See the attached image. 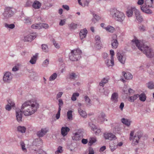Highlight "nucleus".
<instances>
[{
  "label": "nucleus",
  "mask_w": 154,
  "mask_h": 154,
  "mask_svg": "<svg viewBox=\"0 0 154 154\" xmlns=\"http://www.w3.org/2000/svg\"><path fill=\"white\" fill-rule=\"evenodd\" d=\"M39 107V104L36 100L32 99L24 103L22 105L21 109L25 116H29L34 114Z\"/></svg>",
  "instance_id": "obj_1"
},
{
  "label": "nucleus",
  "mask_w": 154,
  "mask_h": 154,
  "mask_svg": "<svg viewBox=\"0 0 154 154\" xmlns=\"http://www.w3.org/2000/svg\"><path fill=\"white\" fill-rule=\"evenodd\" d=\"M132 42L136 45L138 48L148 58H152L154 56V52L145 43L141 42L136 38L132 40Z\"/></svg>",
  "instance_id": "obj_2"
},
{
  "label": "nucleus",
  "mask_w": 154,
  "mask_h": 154,
  "mask_svg": "<svg viewBox=\"0 0 154 154\" xmlns=\"http://www.w3.org/2000/svg\"><path fill=\"white\" fill-rule=\"evenodd\" d=\"M110 14L113 18L119 22H122L125 20V16L123 13L116 8L110 10Z\"/></svg>",
  "instance_id": "obj_3"
},
{
  "label": "nucleus",
  "mask_w": 154,
  "mask_h": 154,
  "mask_svg": "<svg viewBox=\"0 0 154 154\" xmlns=\"http://www.w3.org/2000/svg\"><path fill=\"white\" fill-rule=\"evenodd\" d=\"M82 51L80 50L77 49L71 51L69 54V58L72 61H77L81 58Z\"/></svg>",
  "instance_id": "obj_4"
},
{
  "label": "nucleus",
  "mask_w": 154,
  "mask_h": 154,
  "mask_svg": "<svg viewBox=\"0 0 154 154\" xmlns=\"http://www.w3.org/2000/svg\"><path fill=\"white\" fill-rule=\"evenodd\" d=\"M134 131H131L130 134L129 139L130 140H132V145L134 146L137 145L139 141L141 135L139 132L136 133L134 135Z\"/></svg>",
  "instance_id": "obj_5"
},
{
  "label": "nucleus",
  "mask_w": 154,
  "mask_h": 154,
  "mask_svg": "<svg viewBox=\"0 0 154 154\" xmlns=\"http://www.w3.org/2000/svg\"><path fill=\"white\" fill-rule=\"evenodd\" d=\"M13 75L9 72H6L4 73L3 78V81L6 83H10L12 81Z\"/></svg>",
  "instance_id": "obj_6"
},
{
  "label": "nucleus",
  "mask_w": 154,
  "mask_h": 154,
  "mask_svg": "<svg viewBox=\"0 0 154 154\" xmlns=\"http://www.w3.org/2000/svg\"><path fill=\"white\" fill-rule=\"evenodd\" d=\"M14 14V12L12 11L11 8L7 7L5 9V11L3 14L5 19H8L11 17Z\"/></svg>",
  "instance_id": "obj_7"
},
{
  "label": "nucleus",
  "mask_w": 154,
  "mask_h": 154,
  "mask_svg": "<svg viewBox=\"0 0 154 154\" xmlns=\"http://www.w3.org/2000/svg\"><path fill=\"white\" fill-rule=\"evenodd\" d=\"M116 56L119 61L122 64H124L126 59L125 54L123 53L118 52Z\"/></svg>",
  "instance_id": "obj_8"
},
{
  "label": "nucleus",
  "mask_w": 154,
  "mask_h": 154,
  "mask_svg": "<svg viewBox=\"0 0 154 154\" xmlns=\"http://www.w3.org/2000/svg\"><path fill=\"white\" fill-rule=\"evenodd\" d=\"M103 136L105 139L109 140H115L117 138L116 136L112 133H105Z\"/></svg>",
  "instance_id": "obj_9"
},
{
  "label": "nucleus",
  "mask_w": 154,
  "mask_h": 154,
  "mask_svg": "<svg viewBox=\"0 0 154 154\" xmlns=\"http://www.w3.org/2000/svg\"><path fill=\"white\" fill-rule=\"evenodd\" d=\"M48 131V129L47 128H42L41 130L38 131L37 135L39 137H43Z\"/></svg>",
  "instance_id": "obj_10"
},
{
  "label": "nucleus",
  "mask_w": 154,
  "mask_h": 154,
  "mask_svg": "<svg viewBox=\"0 0 154 154\" xmlns=\"http://www.w3.org/2000/svg\"><path fill=\"white\" fill-rule=\"evenodd\" d=\"M137 10V9L135 7H131L128 9L126 11V15L129 17H131L133 15L134 12L135 14Z\"/></svg>",
  "instance_id": "obj_11"
},
{
  "label": "nucleus",
  "mask_w": 154,
  "mask_h": 154,
  "mask_svg": "<svg viewBox=\"0 0 154 154\" xmlns=\"http://www.w3.org/2000/svg\"><path fill=\"white\" fill-rule=\"evenodd\" d=\"M16 117L17 121L20 122L22 121L23 111L20 109H17L16 111Z\"/></svg>",
  "instance_id": "obj_12"
},
{
  "label": "nucleus",
  "mask_w": 154,
  "mask_h": 154,
  "mask_svg": "<svg viewBox=\"0 0 154 154\" xmlns=\"http://www.w3.org/2000/svg\"><path fill=\"white\" fill-rule=\"evenodd\" d=\"M111 101L114 103H117L118 101V94L117 93L114 92L112 94Z\"/></svg>",
  "instance_id": "obj_13"
},
{
  "label": "nucleus",
  "mask_w": 154,
  "mask_h": 154,
  "mask_svg": "<svg viewBox=\"0 0 154 154\" xmlns=\"http://www.w3.org/2000/svg\"><path fill=\"white\" fill-rule=\"evenodd\" d=\"M36 37L35 35H33V34H29L24 37L23 41L25 42H31Z\"/></svg>",
  "instance_id": "obj_14"
},
{
  "label": "nucleus",
  "mask_w": 154,
  "mask_h": 154,
  "mask_svg": "<svg viewBox=\"0 0 154 154\" xmlns=\"http://www.w3.org/2000/svg\"><path fill=\"white\" fill-rule=\"evenodd\" d=\"M149 7L148 5L145 4L140 7L141 9L143 12L147 14H151L152 11L148 8Z\"/></svg>",
  "instance_id": "obj_15"
},
{
  "label": "nucleus",
  "mask_w": 154,
  "mask_h": 154,
  "mask_svg": "<svg viewBox=\"0 0 154 154\" xmlns=\"http://www.w3.org/2000/svg\"><path fill=\"white\" fill-rule=\"evenodd\" d=\"M70 131V129L67 127H63L61 129V134L63 137L66 136Z\"/></svg>",
  "instance_id": "obj_16"
},
{
  "label": "nucleus",
  "mask_w": 154,
  "mask_h": 154,
  "mask_svg": "<svg viewBox=\"0 0 154 154\" xmlns=\"http://www.w3.org/2000/svg\"><path fill=\"white\" fill-rule=\"evenodd\" d=\"M8 104L6 106L5 109L6 110L9 111L11 109V107H13L15 104L14 102L9 100L8 101Z\"/></svg>",
  "instance_id": "obj_17"
},
{
  "label": "nucleus",
  "mask_w": 154,
  "mask_h": 154,
  "mask_svg": "<svg viewBox=\"0 0 154 154\" xmlns=\"http://www.w3.org/2000/svg\"><path fill=\"white\" fill-rule=\"evenodd\" d=\"M87 32V31L85 28L80 31L79 33V35L81 40L85 37Z\"/></svg>",
  "instance_id": "obj_18"
},
{
  "label": "nucleus",
  "mask_w": 154,
  "mask_h": 154,
  "mask_svg": "<svg viewBox=\"0 0 154 154\" xmlns=\"http://www.w3.org/2000/svg\"><path fill=\"white\" fill-rule=\"evenodd\" d=\"M78 111L79 114L81 116L84 118H86L87 117V114L86 112L83 110L81 108H78Z\"/></svg>",
  "instance_id": "obj_19"
},
{
  "label": "nucleus",
  "mask_w": 154,
  "mask_h": 154,
  "mask_svg": "<svg viewBox=\"0 0 154 154\" xmlns=\"http://www.w3.org/2000/svg\"><path fill=\"white\" fill-rule=\"evenodd\" d=\"M122 75H123L125 79L130 80L132 79L133 76L129 72H122Z\"/></svg>",
  "instance_id": "obj_20"
},
{
  "label": "nucleus",
  "mask_w": 154,
  "mask_h": 154,
  "mask_svg": "<svg viewBox=\"0 0 154 154\" xmlns=\"http://www.w3.org/2000/svg\"><path fill=\"white\" fill-rule=\"evenodd\" d=\"M105 114L103 112H101L98 116V122H103L105 120Z\"/></svg>",
  "instance_id": "obj_21"
},
{
  "label": "nucleus",
  "mask_w": 154,
  "mask_h": 154,
  "mask_svg": "<svg viewBox=\"0 0 154 154\" xmlns=\"http://www.w3.org/2000/svg\"><path fill=\"white\" fill-rule=\"evenodd\" d=\"M121 121L123 124L128 127H129L130 125L131 121L129 119L123 118L121 119Z\"/></svg>",
  "instance_id": "obj_22"
},
{
  "label": "nucleus",
  "mask_w": 154,
  "mask_h": 154,
  "mask_svg": "<svg viewBox=\"0 0 154 154\" xmlns=\"http://www.w3.org/2000/svg\"><path fill=\"white\" fill-rule=\"evenodd\" d=\"M78 75L75 73L72 72L69 73L68 78L70 80H75L78 77Z\"/></svg>",
  "instance_id": "obj_23"
},
{
  "label": "nucleus",
  "mask_w": 154,
  "mask_h": 154,
  "mask_svg": "<svg viewBox=\"0 0 154 154\" xmlns=\"http://www.w3.org/2000/svg\"><path fill=\"white\" fill-rule=\"evenodd\" d=\"M72 139L74 140H79L81 139V137L80 133L77 132L75 133L72 137Z\"/></svg>",
  "instance_id": "obj_24"
},
{
  "label": "nucleus",
  "mask_w": 154,
  "mask_h": 154,
  "mask_svg": "<svg viewBox=\"0 0 154 154\" xmlns=\"http://www.w3.org/2000/svg\"><path fill=\"white\" fill-rule=\"evenodd\" d=\"M41 6V3L37 1H35L32 5V7L35 9H39Z\"/></svg>",
  "instance_id": "obj_25"
},
{
  "label": "nucleus",
  "mask_w": 154,
  "mask_h": 154,
  "mask_svg": "<svg viewBox=\"0 0 154 154\" xmlns=\"http://www.w3.org/2000/svg\"><path fill=\"white\" fill-rule=\"evenodd\" d=\"M118 44L119 43L117 39H113L112 40L111 45L112 48L115 49L117 48L118 46Z\"/></svg>",
  "instance_id": "obj_26"
},
{
  "label": "nucleus",
  "mask_w": 154,
  "mask_h": 154,
  "mask_svg": "<svg viewBox=\"0 0 154 154\" xmlns=\"http://www.w3.org/2000/svg\"><path fill=\"white\" fill-rule=\"evenodd\" d=\"M135 14V17L136 19L139 22H141L143 21V19L142 17L141 16L139 11L137 10Z\"/></svg>",
  "instance_id": "obj_27"
},
{
  "label": "nucleus",
  "mask_w": 154,
  "mask_h": 154,
  "mask_svg": "<svg viewBox=\"0 0 154 154\" xmlns=\"http://www.w3.org/2000/svg\"><path fill=\"white\" fill-rule=\"evenodd\" d=\"M69 29L71 30H74L77 28L78 25L73 22H72L68 25Z\"/></svg>",
  "instance_id": "obj_28"
},
{
  "label": "nucleus",
  "mask_w": 154,
  "mask_h": 154,
  "mask_svg": "<svg viewBox=\"0 0 154 154\" xmlns=\"http://www.w3.org/2000/svg\"><path fill=\"white\" fill-rule=\"evenodd\" d=\"M17 131L22 134L25 132L26 128L23 126H19L17 128Z\"/></svg>",
  "instance_id": "obj_29"
},
{
  "label": "nucleus",
  "mask_w": 154,
  "mask_h": 154,
  "mask_svg": "<svg viewBox=\"0 0 154 154\" xmlns=\"http://www.w3.org/2000/svg\"><path fill=\"white\" fill-rule=\"evenodd\" d=\"M109 148L111 152H113L117 148L116 142H113L109 144Z\"/></svg>",
  "instance_id": "obj_30"
},
{
  "label": "nucleus",
  "mask_w": 154,
  "mask_h": 154,
  "mask_svg": "<svg viewBox=\"0 0 154 154\" xmlns=\"http://www.w3.org/2000/svg\"><path fill=\"white\" fill-rule=\"evenodd\" d=\"M139 100L143 102L145 101L146 98V94L144 93H142L139 95Z\"/></svg>",
  "instance_id": "obj_31"
},
{
  "label": "nucleus",
  "mask_w": 154,
  "mask_h": 154,
  "mask_svg": "<svg viewBox=\"0 0 154 154\" xmlns=\"http://www.w3.org/2000/svg\"><path fill=\"white\" fill-rule=\"evenodd\" d=\"M84 99L87 105L91 106L92 105V102L91 99L87 96H86L84 97Z\"/></svg>",
  "instance_id": "obj_32"
},
{
  "label": "nucleus",
  "mask_w": 154,
  "mask_h": 154,
  "mask_svg": "<svg viewBox=\"0 0 154 154\" xmlns=\"http://www.w3.org/2000/svg\"><path fill=\"white\" fill-rule=\"evenodd\" d=\"M37 54H36L35 55L32 57L29 61L30 63L32 64H35L37 59Z\"/></svg>",
  "instance_id": "obj_33"
},
{
  "label": "nucleus",
  "mask_w": 154,
  "mask_h": 154,
  "mask_svg": "<svg viewBox=\"0 0 154 154\" xmlns=\"http://www.w3.org/2000/svg\"><path fill=\"white\" fill-rule=\"evenodd\" d=\"M104 28L106 30L112 33L115 31L114 28L110 26H108L106 27H105Z\"/></svg>",
  "instance_id": "obj_34"
},
{
  "label": "nucleus",
  "mask_w": 154,
  "mask_h": 154,
  "mask_svg": "<svg viewBox=\"0 0 154 154\" xmlns=\"http://www.w3.org/2000/svg\"><path fill=\"white\" fill-rule=\"evenodd\" d=\"M139 95L138 94H136L134 96L129 97V100L131 102H133L139 97Z\"/></svg>",
  "instance_id": "obj_35"
},
{
  "label": "nucleus",
  "mask_w": 154,
  "mask_h": 154,
  "mask_svg": "<svg viewBox=\"0 0 154 154\" xmlns=\"http://www.w3.org/2000/svg\"><path fill=\"white\" fill-rule=\"evenodd\" d=\"M108 79L106 78H103L99 83L100 86L103 87L105 84L108 82Z\"/></svg>",
  "instance_id": "obj_36"
},
{
  "label": "nucleus",
  "mask_w": 154,
  "mask_h": 154,
  "mask_svg": "<svg viewBox=\"0 0 154 154\" xmlns=\"http://www.w3.org/2000/svg\"><path fill=\"white\" fill-rule=\"evenodd\" d=\"M42 48L43 51L45 53L48 52L49 51V49L48 46L45 44L42 45Z\"/></svg>",
  "instance_id": "obj_37"
},
{
  "label": "nucleus",
  "mask_w": 154,
  "mask_h": 154,
  "mask_svg": "<svg viewBox=\"0 0 154 154\" xmlns=\"http://www.w3.org/2000/svg\"><path fill=\"white\" fill-rule=\"evenodd\" d=\"M78 93H74L73 94L71 99L72 101H75L76 100V98L79 96Z\"/></svg>",
  "instance_id": "obj_38"
},
{
  "label": "nucleus",
  "mask_w": 154,
  "mask_h": 154,
  "mask_svg": "<svg viewBox=\"0 0 154 154\" xmlns=\"http://www.w3.org/2000/svg\"><path fill=\"white\" fill-rule=\"evenodd\" d=\"M72 110H69L67 112V118L69 120H72Z\"/></svg>",
  "instance_id": "obj_39"
},
{
  "label": "nucleus",
  "mask_w": 154,
  "mask_h": 154,
  "mask_svg": "<svg viewBox=\"0 0 154 154\" xmlns=\"http://www.w3.org/2000/svg\"><path fill=\"white\" fill-rule=\"evenodd\" d=\"M63 152V147L61 146H59L57 148V150L55 152V154H59Z\"/></svg>",
  "instance_id": "obj_40"
},
{
  "label": "nucleus",
  "mask_w": 154,
  "mask_h": 154,
  "mask_svg": "<svg viewBox=\"0 0 154 154\" xmlns=\"http://www.w3.org/2000/svg\"><path fill=\"white\" fill-rule=\"evenodd\" d=\"M57 75L56 73H54L49 77V80L50 81H54L57 78Z\"/></svg>",
  "instance_id": "obj_41"
},
{
  "label": "nucleus",
  "mask_w": 154,
  "mask_h": 154,
  "mask_svg": "<svg viewBox=\"0 0 154 154\" xmlns=\"http://www.w3.org/2000/svg\"><path fill=\"white\" fill-rule=\"evenodd\" d=\"M96 138L95 137H91L89 139L88 144L89 145H91L96 141Z\"/></svg>",
  "instance_id": "obj_42"
},
{
  "label": "nucleus",
  "mask_w": 154,
  "mask_h": 154,
  "mask_svg": "<svg viewBox=\"0 0 154 154\" xmlns=\"http://www.w3.org/2000/svg\"><path fill=\"white\" fill-rule=\"evenodd\" d=\"M153 0H146L145 4L148 5V7H151Z\"/></svg>",
  "instance_id": "obj_43"
},
{
  "label": "nucleus",
  "mask_w": 154,
  "mask_h": 154,
  "mask_svg": "<svg viewBox=\"0 0 154 154\" xmlns=\"http://www.w3.org/2000/svg\"><path fill=\"white\" fill-rule=\"evenodd\" d=\"M20 145L22 151L24 152H27V150L25 147V144L23 142H21Z\"/></svg>",
  "instance_id": "obj_44"
},
{
  "label": "nucleus",
  "mask_w": 154,
  "mask_h": 154,
  "mask_svg": "<svg viewBox=\"0 0 154 154\" xmlns=\"http://www.w3.org/2000/svg\"><path fill=\"white\" fill-rule=\"evenodd\" d=\"M5 26L7 28L13 29L15 27V25L14 24H8L6 23L5 24Z\"/></svg>",
  "instance_id": "obj_45"
},
{
  "label": "nucleus",
  "mask_w": 154,
  "mask_h": 154,
  "mask_svg": "<svg viewBox=\"0 0 154 154\" xmlns=\"http://www.w3.org/2000/svg\"><path fill=\"white\" fill-rule=\"evenodd\" d=\"M147 87L149 89H153L154 88V83L152 82H148L147 84Z\"/></svg>",
  "instance_id": "obj_46"
},
{
  "label": "nucleus",
  "mask_w": 154,
  "mask_h": 154,
  "mask_svg": "<svg viewBox=\"0 0 154 154\" xmlns=\"http://www.w3.org/2000/svg\"><path fill=\"white\" fill-rule=\"evenodd\" d=\"M110 53L111 55V62L112 63V65H113V56L114 55V51L113 50H111L110 51Z\"/></svg>",
  "instance_id": "obj_47"
},
{
  "label": "nucleus",
  "mask_w": 154,
  "mask_h": 154,
  "mask_svg": "<svg viewBox=\"0 0 154 154\" xmlns=\"http://www.w3.org/2000/svg\"><path fill=\"white\" fill-rule=\"evenodd\" d=\"M93 17L94 18L92 19V21L94 22V23H95V22L94 21L95 20H96L97 21H98L100 19V17L98 15L96 14H93Z\"/></svg>",
  "instance_id": "obj_48"
},
{
  "label": "nucleus",
  "mask_w": 154,
  "mask_h": 154,
  "mask_svg": "<svg viewBox=\"0 0 154 154\" xmlns=\"http://www.w3.org/2000/svg\"><path fill=\"white\" fill-rule=\"evenodd\" d=\"M24 20L25 23L27 24H30L31 22V19L29 17H25Z\"/></svg>",
  "instance_id": "obj_49"
},
{
  "label": "nucleus",
  "mask_w": 154,
  "mask_h": 154,
  "mask_svg": "<svg viewBox=\"0 0 154 154\" xmlns=\"http://www.w3.org/2000/svg\"><path fill=\"white\" fill-rule=\"evenodd\" d=\"M35 152L34 153L36 154H46L45 152L41 149H39L37 151L35 150Z\"/></svg>",
  "instance_id": "obj_50"
},
{
  "label": "nucleus",
  "mask_w": 154,
  "mask_h": 154,
  "mask_svg": "<svg viewBox=\"0 0 154 154\" xmlns=\"http://www.w3.org/2000/svg\"><path fill=\"white\" fill-rule=\"evenodd\" d=\"M32 28L33 29H40L41 27L40 26V23L36 24H33L32 26Z\"/></svg>",
  "instance_id": "obj_51"
},
{
  "label": "nucleus",
  "mask_w": 154,
  "mask_h": 154,
  "mask_svg": "<svg viewBox=\"0 0 154 154\" xmlns=\"http://www.w3.org/2000/svg\"><path fill=\"white\" fill-rule=\"evenodd\" d=\"M58 101L59 102L58 109H60V110H61V108L62 107V106H63V102L62 100L60 99H58Z\"/></svg>",
  "instance_id": "obj_52"
},
{
  "label": "nucleus",
  "mask_w": 154,
  "mask_h": 154,
  "mask_svg": "<svg viewBox=\"0 0 154 154\" xmlns=\"http://www.w3.org/2000/svg\"><path fill=\"white\" fill-rule=\"evenodd\" d=\"M111 59L109 61V60H107L106 61V65L107 66H113L114 65V61H113V65H112V63H111Z\"/></svg>",
  "instance_id": "obj_53"
},
{
  "label": "nucleus",
  "mask_w": 154,
  "mask_h": 154,
  "mask_svg": "<svg viewBox=\"0 0 154 154\" xmlns=\"http://www.w3.org/2000/svg\"><path fill=\"white\" fill-rule=\"evenodd\" d=\"M40 26L41 27V29L42 28L47 29L48 27V25L46 23H40Z\"/></svg>",
  "instance_id": "obj_54"
},
{
  "label": "nucleus",
  "mask_w": 154,
  "mask_h": 154,
  "mask_svg": "<svg viewBox=\"0 0 154 154\" xmlns=\"http://www.w3.org/2000/svg\"><path fill=\"white\" fill-rule=\"evenodd\" d=\"M52 42L55 48H60L59 45L56 42V41L54 39H53Z\"/></svg>",
  "instance_id": "obj_55"
},
{
  "label": "nucleus",
  "mask_w": 154,
  "mask_h": 154,
  "mask_svg": "<svg viewBox=\"0 0 154 154\" xmlns=\"http://www.w3.org/2000/svg\"><path fill=\"white\" fill-rule=\"evenodd\" d=\"M94 132L96 135L99 134L101 132V130L100 129L96 128L93 131Z\"/></svg>",
  "instance_id": "obj_56"
},
{
  "label": "nucleus",
  "mask_w": 154,
  "mask_h": 154,
  "mask_svg": "<svg viewBox=\"0 0 154 154\" xmlns=\"http://www.w3.org/2000/svg\"><path fill=\"white\" fill-rule=\"evenodd\" d=\"M30 77L32 80H35V77H36L37 74L34 72L32 73L30 75Z\"/></svg>",
  "instance_id": "obj_57"
},
{
  "label": "nucleus",
  "mask_w": 154,
  "mask_h": 154,
  "mask_svg": "<svg viewBox=\"0 0 154 154\" xmlns=\"http://www.w3.org/2000/svg\"><path fill=\"white\" fill-rule=\"evenodd\" d=\"M89 125L91 128V130L93 131L97 128L96 126L93 125L92 123H89Z\"/></svg>",
  "instance_id": "obj_58"
},
{
  "label": "nucleus",
  "mask_w": 154,
  "mask_h": 154,
  "mask_svg": "<svg viewBox=\"0 0 154 154\" xmlns=\"http://www.w3.org/2000/svg\"><path fill=\"white\" fill-rule=\"evenodd\" d=\"M88 154H94V151L93 149L91 147H89L88 149Z\"/></svg>",
  "instance_id": "obj_59"
},
{
  "label": "nucleus",
  "mask_w": 154,
  "mask_h": 154,
  "mask_svg": "<svg viewBox=\"0 0 154 154\" xmlns=\"http://www.w3.org/2000/svg\"><path fill=\"white\" fill-rule=\"evenodd\" d=\"M139 29L141 32H143L146 30V28L143 25L139 26Z\"/></svg>",
  "instance_id": "obj_60"
},
{
  "label": "nucleus",
  "mask_w": 154,
  "mask_h": 154,
  "mask_svg": "<svg viewBox=\"0 0 154 154\" xmlns=\"http://www.w3.org/2000/svg\"><path fill=\"white\" fill-rule=\"evenodd\" d=\"M123 144V143L122 141H118L117 144H116V146L117 148L122 146Z\"/></svg>",
  "instance_id": "obj_61"
},
{
  "label": "nucleus",
  "mask_w": 154,
  "mask_h": 154,
  "mask_svg": "<svg viewBox=\"0 0 154 154\" xmlns=\"http://www.w3.org/2000/svg\"><path fill=\"white\" fill-rule=\"evenodd\" d=\"M32 4V2L29 1L28 0L26 2V4L25 5V7H29L31 6Z\"/></svg>",
  "instance_id": "obj_62"
},
{
  "label": "nucleus",
  "mask_w": 154,
  "mask_h": 154,
  "mask_svg": "<svg viewBox=\"0 0 154 154\" xmlns=\"http://www.w3.org/2000/svg\"><path fill=\"white\" fill-rule=\"evenodd\" d=\"M61 110H60V109H58V112L56 114V118L57 119H58L60 116V112Z\"/></svg>",
  "instance_id": "obj_63"
},
{
  "label": "nucleus",
  "mask_w": 154,
  "mask_h": 154,
  "mask_svg": "<svg viewBox=\"0 0 154 154\" xmlns=\"http://www.w3.org/2000/svg\"><path fill=\"white\" fill-rule=\"evenodd\" d=\"M63 93V92H59L57 95L56 99H58L60 98L62 96Z\"/></svg>",
  "instance_id": "obj_64"
}]
</instances>
